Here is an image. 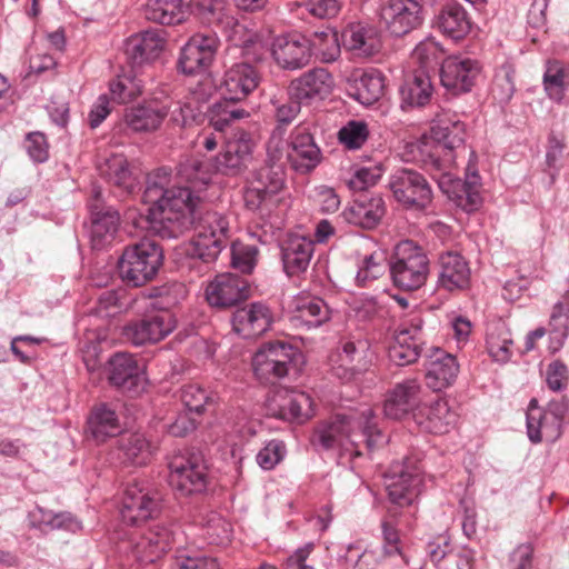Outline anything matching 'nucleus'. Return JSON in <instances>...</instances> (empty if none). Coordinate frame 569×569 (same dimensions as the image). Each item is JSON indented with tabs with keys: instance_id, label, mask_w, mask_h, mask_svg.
Returning a JSON list of instances; mask_svg holds the SVG:
<instances>
[{
	"instance_id": "6e6552de",
	"label": "nucleus",
	"mask_w": 569,
	"mask_h": 569,
	"mask_svg": "<svg viewBox=\"0 0 569 569\" xmlns=\"http://www.w3.org/2000/svg\"><path fill=\"white\" fill-rule=\"evenodd\" d=\"M465 140V122L445 118L435 119L429 133L422 136L418 147L421 160L427 166L443 170L455 161V150L463 147Z\"/></svg>"
},
{
	"instance_id": "ea45409f",
	"label": "nucleus",
	"mask_w": 569,
	"mask_h": 569,
	"mask_svg": "<svg viewBox=\"0 0 569 569\" xmlns=\"http://www.w3.org/2000/svg\"><path fill=\"white\" fill-rule=\"evenodd\" d=\"M101 176L122 194H132L139 188L138 177L130 170L128 160L122 154H112L100 168Z\"/></svg>"
},
{
	"instance_id": "69168bd1",
	"label": "nucleus",
	"mask_w": 569,
	"mask_h": 569,
	"mask_svg": "<svg viewBox=\"0 0 569 569\" xmlns=\"http://www.w3.org/2000/svg\"><path fill=\"white\" fill-rule=\"evenodd\" d=\"M26 149L29 157L37 163H42L49 158V143L46 134L40 131L27 134Z\"/></svg>"
},
{
	"instance_id": "bf43d9fd",
	"label": "nucleus",
	"mask_w": 569,
	"mask_h": 569,
	"mask_svg": "<svg viewBox=\"0 0 569 569\" xmlns=\"http://www.w3.org/2000/svg\"><path fill=\"white\" fill-rule=\"evenodd\" d=\"M301 104H303L299 99H295L290 97V100L281 106H279L276 110V120L277 126L272 131V138H282L287 132V127L296 119V117L301 111Z\"/></svg>"
},
{
	"instance_id": "2eb2a0df",
	"label": "nucleus",
	"mask_w": 569,
	"mask_h": 569,
	"mask_svg": "<svg viewBox=\"0 0 569 569\" xmlns=\"http://www.w3.org/2000/svg\"><path fill=\"white\" fill-rule=\"evenodd\" d=\"M220 40L216 33H194L181 47L177 60V70L186 76L208 72L213 64Z\"/></svg>"
},
{
	"instance_id": "c756f323",
	"label": "nucleus",
	"mask_w": 569,
	"mask_h": 569,
	"mask_svg": "<svg viewBox=\"0 0 569 569\" xmlns=\"http://www.w3.org/2000/svg\"><path fill=\"white\" fill-rule=\"evenodd\" d=\"M341 44L356 58H371L381 49L378 30L360 22L349 23L340 32Z\"/></svg>"
},
{
	"instance_id": "412c9836",
	"label": "nucleus",
	"mask_w": 569,
	"mask_h": 569,
	"mask_svg": "<svg viewBox=\"0 0 569 569\" xmlns=\"http://www.w3.org/2000/svg\"><path fill=\"white\" fill-rule=\"evenodd\" d=\"M316 126L307 122L299 123L290 134L291 151L288 159L291 167L300 172L312 171L322 160V152L315 141Z\"/></svg>"
},
{
	"instance_id": "37998d69",
	"label": "nucleus",
	"mask_w": 569,
	"mask_h": 569,
	"mask_svg": "<svg viewBox=\"0 0 569 569\" xmlns=\"http://www.w3.org/2000/svg\"><path fill=\"white\" fill-rule=\"evenodd\" d=\"M433 87L430 77L425 72H416L400 88L401 108L425 107L431 100Z\"/></svg>"
},
{
	"instance_id": "473e14b6",
	"label": "nucleus",
	"mask_w": 569,
	"mask_h": 569,
	"mask_svg": "<svg viewBox=\"0 0 569 569\" xmlns=\"http://www.w3.org/2000/svg\"><path fill=\"white\" fill-rule=\"evenodd\" d=\"M331 319V309L320 297H298L293 301L290 321L295 328L311 330Z\"/></svg>"
},
{
	"instance_id": "052dcab7",
	"label": "nucleus",
	"mask_w": 569,
	"mask_h": 569,
	"mask_svg": "<svg viewBox=\"0 0 569 569\" xmlns=\"http://www.w3.org/2000/svg\"><path fill=\"white\" fill-rule=\"evenodd\" d=\"M547 387L555 392H561L569 385V368L561 359H555L546 368Z\"/></svg>"
},
{
	"instance_id": "20e7f679",
	"label": "nucleus",
	"mask_w": 569,
	"mask_h": 569,
	"mask_svg": "<svg viewBox=\"0 0 569 569\" xmlns=\"http://www.w3.org/2000/svg\"><path fill=\"white\" fill-rule=\"evenodd\" d=\"M259 84L257 69L248 62H238L226 70L219 90L221 98L208 110L209 124L223 132L233 121L248 118L249 111L240 106Z\"/></svg>"
},
{
	"instance_id": "9d476101",
	"label": "nucleus",
	"mask_w": 569,
	"mask_h": 569,
	"mask_svg": "<svg viewBox=\"0 0 569 569\" xmlns=\"http://www.w3.org/2000/svg\"><path fill=\"white\" fill-rule=\"evenodd\" d=\"M395 200L406 210L423 212L432 202V188L423 173L399 168L388 183Z\"/></svg>"
},
{
	"instance_id": "f3484780",
	"label": "nucleus",
	"mask_w": 569,
	"mask_h": 569,
	"mask_svg": "<svg viewBox=\"0 0 569 569\" xmlns=\"http://www.w3.org/2000/svg\"><path fill=\"white\" fill-rule=\"evenodd\" d=\"M162 512V497L158 491L128 486L121 499L119 515L123 525L140 527L157 519Z\"/></svg>"
},
{
	"instance_id": "72a5a7b5",
	"label": "nucleus",
	"mask_w": 569,
	"mask_h": 569,
	"mask_svg": "<svg viewBox=\"0 0 569 569\" xmlns=\"http://www.w3.org/2000/svg\"><path fill=\"white\" fill-rule=\"evenodd\" d=\"M385 77L376 69L355 70L347 79L348 96L365 106H371L383 94Z\"/></svg>"
},
{
	"instance_id": "39448f33",
	"label": "nucleus",
	"mask_w": 569,
	"mask_h": 569,
	"mask_svg": "<svg viewBox=\"0 0 569 569\" xmlns=\"http://www.w3.org/2000/svg\"><path fill=\"white\" fill-rule=\"evenodd\" d=\"M142 12L148 21L162 26L182 23L189 14L206 26H221L229 19L224 0H147Z\"/></svg>"
},
{
	"instance_id": "8fccbe9b",
	"label": "nucleus",
	"mask_w": 569,
	"mask_h": 569,
	"mask_svg": "<svg viewBox=\"0 0 569 569\" xmlns=\"http://www.w3.org/2000/svg\"><path fill=\"white\" fill-rule=\"evenodd\" d=\"M217 395L197 383H190L181 389V401L187 411L198 416L203 415L210 409H214Z\"/></svg>"
},
{
	"instance_id": "423d86ee",
	"label": "nucleus",
	"mask_w": 569,
	"mask_h": 569,
	"mask_svg": "<svg viewBox=\"0 0 569 569\" xmlns=\"http://www.w3.org/2000/svg\"><path fill=\"white\" fill-rule=\"evenodd\" d=\"M164 261L162 246L143 238L126 246L117 261L120 280L129 288L143 287L153 281Z\"/></svg>"
},
{
	"instance_id": "0e129e2a",
	"label": "nucleus",
	"mask_w": 569,
	"mask_h": 569,
	"mask_svg": "<svg viewBox=\"0 0 569 569\" xmlns=\"http://www.w3.org/2000/svg\"><path fill=\"white\" fill-rule=\"evenodd\" d=\"M443 50L439 42L433 39H426L418 43L413 50V57L419 61L422 68H430L439 63Z\"/></svg>"
},
{
	"instance_id": "4d7b16f0",
	"label": "nucleus",
	"mask_w": 569,
	"mask_h": 569,
	"mask_svg": "<svg viewBox=\"0 0 569 569\" xmlns=\"http://www.w3.org/2000/svg\"><path fill=\"white\" fill-rule=\"evenodd\" d=\"M383 164L376 163L372 167L358 168L348 181V187L353 191H366L368 188L375 186L382 177Z\"/></svg>"
},
{
	"instance_id": "09e8293b",
	"label": "nucleus",
	"mask_w": 569,
	"mask_h": 569,
	"mask_svg": "<svg viewBox=\"0 0 569 569\" xmlns=\"http://www.w3.org/2000/svg\"><path fill=\"white\" fill-rule=\"evenodd\" d=\"M308 40L311 43V52L321 56L322 61L333 62L341 52L340 33L336 30L327 28L326 30L315 31Z\"/></svg>"
},
{
	"instance_id": "58836bf2",
	"label": "nucleus",
	"mask_w": 569,
	"mask_h": 569,
	"mask_svg": "<svg viewBox=\"0 0 569 569\" xmlns=\"http://www.w3.org/2000/svg\"><path fill=\"white\" fill-rule=\"evenodd\" d=\"M173 541L172 531L161 525L149 528L134 546V552L141 561L153 563L164 555Z\"/></svg>"
},
{
	"instance_id": "774afa93",
	"label": "nucleus",
	"mask_w": 569,
	"mask_h": 569,
	"mask_svg": "<svg viewBox=\"0 0 569 569\" xmlns=\"http://www.w3.org/2000/svg\"><path fill=\"white\" fill-rule=\"evenodd\" d=\"M174 569H219L216 559L207 557H191L186 553H179L174 558Z\"/></svg>"
},
{
	"instance_id": "bb28decb",
	"label": "nucleus",
	"mask_w": 569,
	"mask_h": 569,
	"mask_svg": "<svg viewBox=\"0 0 569 569\" xmlns=\"http://www.w3.org/2000/svg\"><path fill=\"white\" fill-rule=\"evenodd\" d=\"M273 322L271 309L264 302H252L238 308L231 316L232 330L243 339H256L267 332Z\"/></svg>"
},
{
	"instance_id": "4be33fe9",
	"label": "nucleus",
	"mask_w": 569,
	"mask_h": 569,
	"mask_svg": "<svg viewBox=\"0 0 569 569\" xmlns=\"http://www.w3.org/2000/svg\"><path fill=\"white\" fill-rule=\"evenodd\" d=\"M162 33L160 29H147L124 40L123 53L132 71L152 63L160 57L166 46Z\"/></svg>"
},
{
	"instance_id": "5701e85b",
	"label": "nucleus",
	"mask_w": 569,
	"mask_h": 569,
	"mask_svg": "<svg viewBox=\"0 0 569 569\" xmlns=\"http://www.w3.org/2000/svg\"><path fill=\"white\" fill-rule=\"evenodd\" d=\"M421 386L417 379H405L396 383L386 393L383 401V415L391 420H402L409 416L415 418V412L420 409Z\"/></svg>"
},
{
	"instance_id": "c03bdc74",
	"label": "nucleus",
	"mask_w": 569,
	"mask_h": 569,
	"mask_svg": "<svg viewBox=\"0 0 569 569\" xmlns=\"http://www.w3.org/2000/svg\"><path fill=\"white\" fill-rule=\"evenodd\" d=\"M208 465H177L172 480L174 488L184 496L207 489Z\"/></svg>"
},
{
	"instance_id": "49530a36",
	"label": "nucleus",
	"mask_w": 569,
	"mask_h": 569,
	"mask_svg": "<svg viewBox=\"0 0 569 569\" xmlns=\"http://www.w3.org/2000/svg\"><path fill=\"white\" fill-rule=\"evenodd\" d=\"M112 448L117 451V458L130 460L141 457L142 460L149 453L150 443L142 433L122 432L113 438Z\"/></svg>"
},
{
	"instance_id": "2f4dec72",
	"label": "nucleus",
	"mask_w": 569,
	"mask_h": 569,
	"mask_svg": "<svg viewBox=\"0 0 569 569\" xmlns=\"http://www.w3.org/2000/svg\"><path fill=\"white\" fill-rule=\"evenodd\" d=\"M468 261L459 252L447 251L438 259V287L447 291L465 290L470 286Z\"/></svg>"
},
{
	"instance_id": "0eeeda50",
	"label": "nucleus",
	"mask_w": 569,
	"mask_h": 569,
	"mask_svg": "<svg viewBox=\"0 0 569 569\" xmlns=\"http://www.w3.org/2000/svg\"><path fill=\"white\" fill-rule=\"evenodd\" d=\"M306 365V357L297 346L283 340L261 345L252 357V370L261 385H276L290 373L299 375Z\"/></svg>"
},
{
	"instance_id": "680f3d73",
	"label": "nucleus",
	"mask_w": 569,
	"mask_h": 569,
	"mask_svg": "<svg viewBox=\"0 0 569 569\" xmlns=\"http://www.w3.org/2000/svg\"><path fill=\"white\" fill-rule=\"evenodd\" d=\"M567 148L565 136L562 133L557 134L551 131L548 136V146L546 152V164L548 169H552L550 172L551 182L555 181L556 174L560 168L559 161L562 158L563 151Z\"/></svg>"
},
{
	"instance_id": "9b49d317",
	"label": "nucleus",
	"mask_w": 569,
	"mask_h": 569,
	"mask_svg": "<svg viewBox=\"0 0 569 569\" xmlns=\"http://www.w3.org/2000/svg\"><path fill=\"white\" fill-rule=\"evenodd\" d=\"M422 486L419 465H392V468L385 472V487L388 500L392 505L388 512L397 516L398 509L411 506L421 493Z\"/></svg>"
},
{
	"instance_id": "f03ea898",
	"label": "nucleus",
	"mask_w": 569,
	"mask_h": 569,
	"mask_svg": "<svg viewBox=\"0 0 569 569\" xmlns=\"http://www.w3.org/2000/svg\"><path fill=\"white\" fill-rule=\"evenodd\" d=\"M313 446L325 450L340 449L339 458L353 460L383 448L389 436L379 426V417L372 408L350 409L337 412L329 420L319 422L311 435Z\"/></svg>"
},
{
	"instance_id": "7ed1b4c3",
	"label": "nucleus",
	"mask_w": 569,
	"mask_h": 569,
	"mask_svg": "<svg viewBox=\"0 0 569 569\" xmlns=\"http://www.w3.org/2000/svg\"><path fill=\"white\" fill-rule=\"evenodd\" d=\"M256 143L249 131L237 128L226 138L220 152L210 160L190 157L177 166L180 180L192 184V188L207 186L212 173L237 177L248 169L252 160Z\"/></svg>"
},
{
	"instance_id": "a878e982",
	"label": "nucleus",
	"mask_w": 569,
	"mask_h": 569,
	"mask_svg": "<svg viewBox=\"0 0 569 569\" xmlns=\"http://www.w3.org/2000/svg\"><path fill=\"white\" fill-rule=\"evenodd\" d=\"M333 86V77L327 69L313 68L290 82L289 94L303 104H311L328 98Z\"/></svg>"
},
{
	"instance_id": "a19ab883",
	"label": "nucleus",
	"mask_w": 569,
	"mask_h": 569,
	"mask_svg": "<svg viewBox=\"0 0 569 569\" xmlns=\"http://www.w3.org/2000/svg\"><path fill=\"white\" fill-rule=\"evenodd\" d=\"M427 350L423 337H411L408 331H398L389 346L388 357L395 365L403 367L417 362Z\"/></svg>"
},
{
	"instance_id": "864d4df0",
	"label": "nucleus",
	"mask_w": 569,
	"mask_h": 569,
	"mask_svg": "<svg viewBox=\"0 0 569 569\" xmlns=\"http://www.w3.org/2000/svg\"><path fill=\"white\" fill-rule=\"evenodd\" d=\"M516 69L511 63L501 64L495 72L491 93L499 103H508L515 92Z\"/></svg>"
},
{
	"instance_id": "c85d7f7f",
	"label": "nucleus",
	"mask_w": 569,
	"mask_h": 569,
	"mask_svg": "<svg viewBox=\"0 0 569 569\" xmlns=\"http://www.w3.org/2000/svg\"><path fill=\"white\" fill-rule=\"evenodd\" d=\"M479 180L480 177L477 171L472 173L470 179L466 180L443 176L439 181V188L457 207L471 213L482 206Z\"/></svg>"
},
{
	"instance_id": "dca6fc26",
	"label": "nucleus",
	"mask_w": 569,
	"mask_h": 569,
	"mask_svg": "<svg viewBox=\"0 0 569 569\" xmlns=\"http://www.w3.org/2000/svg\"><path fill=\"white\" fill-rule=\"evenodd\" d=\"M482 72L479 60L462 56H449L440 62V83L447 94L459 97L472 91Z\"/></svg>"
},
{
	"instance_id": "b1692460",
	"label": "nucleus",
	"mask_w": 569,
	"mask_h": 569,
	"mask_svg": "<svg viewBox=\"0 0 569 569\" xmlns=\"http://www.w3.org/2000/svg\"><path fill=\"white\" fill-rule=\"evenodd\" d=\"M271 54L281 68L300 69L310 60L311 43L307 36L299 32L281 34L273 39Z\"/></svg>"
},
{
	"instance_id": "603ef678",
	"label": "nucleus",
	"mask_w": 569,
	"mask_h": 569,
	"mask_svg": "<svg viewBox=\"0 0 569 569\" xmlns=\"http://www.w3.org/2000/svg\"><path fill=\"white\" fill-rule=\"evenodd\" d=\"M272 197L279 193L286 183V171L280 163H266L254 171L252 181Z\"/></svg>"
},
{
	"instance_id": "6ab92c4d",
	"label": "nucleus",
	"mask_w": 569,
	"mask_h": 569,
	"mask_svg": "<svg viewBox=\"0 0 569 569\" xmlns=\"http://www.w3.org/2000/svg\"><path fill=\"white\" fill-rule=\"evenodd\" d=\"M569 422V400L567 397L550 400L545 411L538 417L531 416L527 423V433L531 442L553 443L563 433V426Z\"/></svg>"
},
{
	"instance_id": "a211bd4d",
	"label": "nucleus",
	"mask_w": 569,
	"mask_h": 569,
	"mask_svg": "<svg viewBox=\"0 0 569 569\" xmlns=\"http://www.w3.org/2000/svg\"><path fill=\"white\" fill-rule=\"evenodd\" d=\"M380 18L390 36L403 38L423 24L425 8L418 0H383Z\"/></svg>"
},
{
	"instance_id": "f257e3e1",
	"label": "nucleus",
	"mask_w": 569,
	"mask_h": 569,
	"mask_svg": "<svg viewBox=\"0 0 569 569\" xmlns=\"http://www.w3.org/2000/svg\"><path fill=\"white\" fill-rule=\"evenodd\" d=\"M170 171L158 168L146 178L141 196L147 206V228L162 239H177L189 231L200 219L198 206L201 202L191 187H171Z\"/></svg>"
},
{
	"instance_id": "1a4fd4ad",
	"label": "nucleus",
	"mask_w": 569,
	"mask_h": 569,
	"mask_svg": "<svg viewBox=\"0 0 569 569\" xmlns=\"http://www.w3.org/2000/svg\"><path fill=\"white\" fill-rule=\"evenodd\" d=\"M389 269L395 287L403 291H415L426 283L429 259L421 246L406 239L396 244Z\"/></svg>"
},
{
	"instance_id": "13d9d810",
	"label": "nucleus",
	"mask_w": 569,
	"mask_h": 569,
	"mask_svg": "<svg viewBox=\"0 0 569 569\" xmlns=\"http://www.w3.org/2000/svg\"><path fill=\"white\" fill-rule=\"evenodd\" d=\"M259 250L252 244L233 246L231 249V266L244 273H252L258 262Z\"/></svg>"
},
{
	"instance_id": "79ce46f5",
	"label": "nucleus",
	"mask_w": 569,
	"mask_h": 569,
	"mask_svg": "<svg viewBox=\"0 0 569 569\" xmlns=\"http://www.w3.org/2000/svg\"><path fill=\"white\" fill-rule=\"evenodd\" d=\"M548 332L550 336L549 351L556 353L569 337V290L553 305L549 317Z\"/></svg>"
},
{
	"instance_id": "c9c22d12",
	"label": "nucleus",
	"mask_w": 569,
	"mask_h": 569,
	"mask_svg": "<svg viewBox=\"0 0 569 569\" xmlns=\"http://www.w3.org/2000/svg\"><path fill=\"white\" fill-rule=\"evenodd\" d=\"M89 211L91 243L94 249H100L114 239L120 227V213L106 203L89 204Z\"/></svg>"
},
{
	"instance_id": "5fc2aeb1",
	"label": "nucleus",
	"mask_w": 569,
	"mask_h": 569,
	"mask_svg": "<svg viewBox=\"0 0 569 569\" xmlns=\"http://www.w3.org/2000/svg\"><path fill=\"white\" fill-rule=\"evenodd\" d=\"M365 200H353L352 203L342 212L343 218L350 224H355L365 230H372L378 227L381 219L377 212L366 210Z\"/></svg>"
},
{
	"instance_id": "6e6d98bb",
	"label": "nucleus",
	"mask_w": 569,
	"mask_h": 569,
	"mask_svg": "<svg viewBox=\"0 0 569 569\" xmlns=\"http://www.w3.org/2000/svg\"><path fill=\"white\" fill-rule=\"evenodd\" d=\"M369 130L363 121L351 120L338 132V139L349 150H356L368 140Z\"/></svg>"
},
{
	"instance_id": "338daca9",
	"label": "nucleus",
	"mask_w": 569,
	"mask_h": 569,
	"mask_svg": "<svg viewBox=\"0 0 569 569\" xmlns=\"http://www.w3.org/2000/svg\"><path fill=\"white\" fill-rule=\"evenodd\" d=\"M381 254L376 252L366 256L362 266L357 272L356 281L358 286L363 287L367 281L378 279L383 273Z\"/></svg>"
},
{
	"instance_id": "a18cd8bd",
	"label": "nucleus",
	"mask_w": 569,
	"mask_h": 569,
	"mask_svg": "<svg viewBox=\"0 0 569 569\" xmlns=\"http://www.w3.org/2000/svg\"><path fill=\"white\" fill-rule=\"evenodd\" d=\"M340 359L343 366L350 371L351 376H358L366 372L371 366L372 352L368 340L358 339L347 341L342 346Z\"/></svg>"
},
{
	"instance_id": "f704fd0d",
	"label": "nucleus",
	"mask_w": 569,
	"mask_h": 569,
	"mask_svg": "<svg viewBox=\"0 0 569 569\" xmlns=\"http://www.w3.org/2000/svg\"><path fill=\"white\" fill-rule=\"evenodd\" d=\"M458 415L447 401L437 400L430 406H421L415 412L413 421L420 431L431 435L448 433L457 423Z\"/></svg>"
},
{
	"instance_id": "cd10ccee",
	"label": "nucleus",
	"mask_w": 569,
	"mask_h": 569,
	"mask_svg": "<svg viewBox=\"0 0 569 569\" xmlns=\"http://www.w3.org/2000/svg\"><path fill=\"white\" fill-rule=\"evenodd\" d=\"M431 26L443 37L458 42L469 34L472 22L462 3L448 0L440 6Z\"/></svg>"
},
{
	"instance_id": "4c0bfd02",
	"label": "nucleus",
	"mask_w": 569,
	"mask_h": 569,
	"mask_svg": "<svg viewBox=\"0 0 569 569\" xmlns=\"http://www.w3.org/2000/svg\"><path fill=\"white\" fill-rule=\"evenodd\" d=\"M119 416L109 405L99 403L91 408L86 422V437L96 443H104L121 433Z\"/></svg>"
},
{
	"instance_id": "7c9ffc66",
	"label": "nucleus",
	"mask_w": 569,
	"mask_h": 569,
	"mask_svg": "<svg viewBox=\"0 0 569 569\" xmlns=\"http://www.w3.org/2000/svg\"><path fill=\"white\" fill-rule=\"evenodd\" d=\"M169 109L160 101L144 100L124 109L123 120L133 132H153L168 117Z\"/></svg>"
},
{
	"instance_id": "f8f14e48",
	"label": "nucleus",
	"mask_w": 569,
	"mask_h": 569,
	"mask_svg": "<svg viewBox=\"0 0 569 569\" xmlns=\"http://www.w3.org/2000/svg\"><path fill=\"white\" fill-rule=\"evenodd\" d=\"M312 397L297 388L279 387L267 398L266 410L269 417L302 425L316 415Z\"/></svg>"
},
{
	"instance_id": "ddd939ff",
	"label": "nucleus",
	"mask_w": 569,
	"mask_h": 569,
	"mask_svg": "<svg viewBox=\"0 0 569 569\" xmlns=\"http://www.w3.org/2000/svg\"><path fill=\"white\" fill-rule=\"evenodd\" d=\"M106 372L108 383L129 398L139 397L146 389L144 369L131 353H113L106 362Z\"/></svg>"
},
{
	"instance_id": "393cba45",
	"label": "nucleus",
	"mask_w": 569,
	"mask_h": 569,
	"mask_svg": "<svg viewBox=\"0 0 569 569\" xmlns=\"http://www.w3.org/2000/svg\"><path fill=\"white\" fill-rule=\"evenodd\" d=\"M426 383L435 392L452 386L459 372V363L451 353L439 347H430L425 353Z\"/></svg>"
},
{
	"instance_id": "3c124183",
	"label": "nucleus",
	"mask_w": 569,
	"mask_h": 569,
	"mask_svg": "<svg viewBox=\"0 0 569 569\" xmlns=\"http://www.w3.org/2000/svg\"><path fill=\"white\" fill-rule=\"evenodd\" d=\"M568 70L558 60L548 61L547 69L543 74V86L548 97L551 100L560 102L568 88L566 79Z\"/></svg>"
},
{
	"instance_id": "aec40b11",
	"label": "nucleus",
	"mask_w": 569,
	"mask_h": 569,
	"mask_svg": "<svg viewBox=\"0 0 569 569\" xmlns=\"http://www.w3.org/2000/svg\"><path fill=\"white\" fill-rule=\"evenodd\" d=\"M204 296L210 307L226 310L247 301L251 296V288L248 280L241 276L226 272L217 274L208 283Z\"/></svg>"
},
{
	"instance_id": "4468645a",
	"label": "nucleus",
	"mask_w": 569,
	"mask_h": 569,
	"mask_svg": "<svg viewBox=\"0 0 569 569\" xmlns=\"http://www.w3.org/2000/svg\"><path fill=\"white\" fill-rule=\"evenodd\" d=\"M177 327L174 315L166 308L150 310L129 321L122 329L124 338L134 346L157 343Z\"/></svg>"
},
{
	"instance_id": "e433bc0d",
	"label": "nucleus",
	"mask_w": 569,
	"mask_h": 569,
	"mask_svg": "<svg viewBox=\"0 0 569 569\" xmlns=\"http://www.w3.org/2000/svg\"><path fill=\"white\" fill-rule=\"evenodd\" d=\"M283 270L289 277L305 272L315 251V242L299 234H288L280 244Z\"/></svg>"
},
{
	"instance_id": "de8ad7c7",
	"label": "nucleus",
	"mask_w": 569,
	"mask_h": 569,
	"mask_svg": "<svg viewBox=\"0 0 569 569\" xmlns=\"http://www.w3.org/2000/svg\"><path fill=\"white\" fill-rule=\"evenodd\" d=\"M226 244L227 240L221 233L217 234L214 231L199 233L192 241L188 253L191 258H197L204 263H211L218 258Z\"/></svg>"
},
{
	"instance_id": "e2e57ef3",
	"label": "nucleus",
	"mask_w": 569,
	"mask_h": 569,
	"mask_svg": "<svg viewBox=\"0 0 569 569\" xmlns=\"http://www.w3.org/2000/svg\"><path fill=\"white\" fill-rule=\"evenodd\" d=\"M131 70L129 74H119L109 83L110 93L119 103H127L137 94V87L134 84V76Z\"/></svg>"
}]
</instances>
